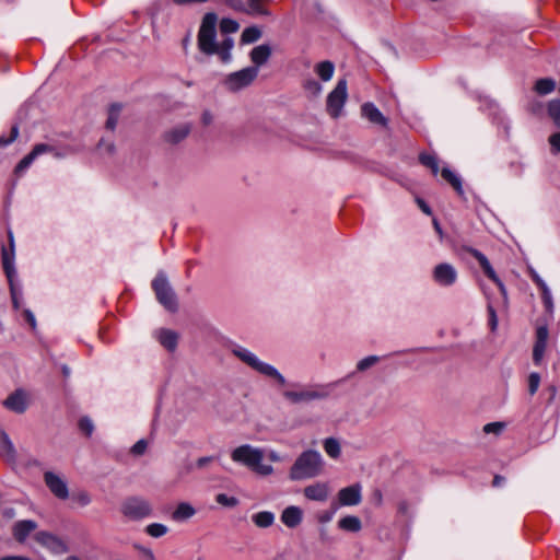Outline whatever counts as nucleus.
Here are the masks:
<instances>
[{"label": "nucleus", "mask_w": 560, "mask_h": 560, "mask_svg": "<svg viewBox=\"0 0 560 560\" xmlns=\"http://www.w3.org/2000/svg\"><path fill=\"white\" fill-rule=\"evenodd\" d=\"M341 381H337L329 384H293L298 389H285L282 396L292 405L308 404L315 400H324L330 396L334 387L340 384Z\"/></svg>", "instance_id": "f257e3e1"}, {"label": "nucleus", "mask_w": 560, "mask_h": 560, "mask_svg": "<svg viewBox=\"0 0 560 560\" xmlns=\"http://www.w3.org/2000/svg\"><path fill=\"white\" fill-rule=\"evenodd\" d=\"M230 351L244 364L256 371L257 373L275 380L279 385L287 384L285 377L271 364L261 361L254 352L237 343H232Z\"/></svg>", "instance_id": "f03ea898"}, {"label": "nucleus", "mask_w": 560, "mask_h": 560, "mask_svg": "<svg viewBox=\"0 0 560 560\" xmlns=\"http://www.w3.org/2000/svg\"><path fill=\"white\" fill-rule=\"evenodd\" d=\"M264 455L262 450L243 444L232 451L231 458L260 476H269L273 472V468L271 465L262 464Z\"/></svg>", "instance_id": "7ed1b4c3"}, {"label": "nucleus", "mask_w": 560, "mask_h": 560, "mask_svg": "<svg viewBox=\"0 0 560 560\" xmlns=\"http://www.w3.org/2000/svg\"><path fill=\"white\" fill-rule=\"evenodd\" d=\"M323 457L319 452L308 450L303 452L290 469L292 480H303L320 475L323 470Z\"/></svg>", "instance_id": "20e7f679"}, {"label": "nucleus", "mask_w": 560, "mask_h": 560, "mask_svg": "<svg viewBox=\"0 0 560 560\" xmlns=\"http://www.w3.org/2000/svg\"><path fill=\"white\" fill-rule=\"evenodd\" d=\"M217 22L218 16L213 12L206 13L199 27L197 44L201 52L207 56L214 55L217 46Z\"/></svg>", "instance_id": "39448f33"}, {"label": "nucleus", "mask_w": 560, "mask_h": 560, "mask_svg": "<svg viewBox=\"0 0 560 560\" xmlns=\"http://www.w3.org/2000/svg\"><path fill=\"white\" fill-rule=\"evenodd\" d=\"M152 289L158 301L170 312H176L178 308L176 294L171 287L168 279L163 271H159L152 281Z\"/></svg>", "instance_id": "423d86ee"}, {"label": "nucleus", "mask_w": 560, "mask_h": 560, "mask_svg": "<svg viewBox=\"0 0 560 560\" xmlns=\"http://www.w3.org/2000/svg\"><path fill=\"white\" fill-rule=\"evenodd\" d=\"M121 513L132 521H140L153 513L151 503L141 497H129L125 499L120 508Z\"/></svg>", "instance_id": "0eeeda50"}, {"label": "nucleus", "mask_w": 560, "mask_h": 560, "mask_svg": "<svg viewBox=\"0 0 560 560\" xmlns=\"http://www.w3.org/2000/svg\"><path fill=\"white\" fill-rule=\"evenodd\" d=\"M257 77V67H246L242 70L230 73L225 78L224 84L228 90L232 92H237L242 89L249 86Z\"/></svg>", "instance_id": "6e6552de"}, {"label": "nucleus", "mask_w": 560, "mask_h": 560, "mask_svg": "<svg viewBox=\"0 0 560 560\" xmlns=\"http://www.w3.org/2000/svg\"><path fill=\"white\" fill-rule=\"evenodd\" d=\"M347 96V81L339 80L335 89L328 94L326 102L327 113L332 118H338L341 115Z\"/></svg>", "instance_id": "1a4fd4ad"}, {"label": "nucleus", "mask_w": 560, "mask_h": 560, "mask_svg": "<svg viewBox=\"0 0 560 560\" xmlns=\"http://www.w3.org/2000/svg\"><path fill=\"white\" fill-rule=\"evenodd\" d=\"M465 250L470 254L476 260L479 262L482 271L485 275L491 279L497 287L499 288L500 292L502 293L503 298L506 299V289L503 282L498 277L497 272L494 271L493 267L491 266L488 258L478 249L472 247H466Z\"/></svg>", "instance_id": "9d476101"}, {"label": "nucleus", "mask_w": 560, "mask_h": 560, "mask_svg": "<svg viewBox=\"0 0 560 560\" xmlns=\"http://www.w3.org/2000/svg\"><path fill=\"white\" fill-rule=\"evenodd\" d=\"M432 278L441 287H451L457 281L458 273L453 265L441 262L433 268Z\"/></svg>", "instance_id": "9b49d317"}, {"label": "nucleus", "mask_w": 560, "mask_h": 560, "mask_svg": "<svg viewBox=\"0 0 560 560\" xmlns=\"http://www.w3.org/2000/svg\"><path fill=\"white\" fill-rule=\"evenodd\" d=\"M35 540L56 555H63L69 550L68 545L61 538L46 530L37 532Z\"/></svg>", "instance_id": "f8f14e48"}, {"label": "nucleus", "mask_w": 560, "mask_h": 560, "mask_svg": "<svg viewBox=\"0 0 560 560\" xmlns=\"http://www.w3.org/2000/svg\"><path fill=\"white\" fill-rule=\"evenodd\" d=\"M9 248L4 245L1 247V260L5 276L16 275L14 259H15V244L14 236L11 230H8Z\"/></svg>", "instance_id": "ddd939ff"}, {"label": "nucleus", "mask_w": 560, "mask_h": 560, "mask_svg": "<svg viewBox=\"0 0 560 560\" xmlns=\"http://www.w3.org/2000/svg\"><path fill=\"white\" fill-rule=\"evenodd\" d=\"M44 480L51 493L58 499L66 500L69 497L67 482L52 471L44 474Z\"/></svg>", "instance_id": "4468645a"}, {"label": "nucleus", "mask_w": 560, "mask_h": 560, "mask_svg": "<svg viewBox=\"0 0 560 560\" xmlns=\"http://www.w3.org/2000/svg\"><path fill=\"white\" fill-rule=\"evenodd\" d=\"M549 337V330L546 325H540L536 328V340L533 348V361L536 365H539L545 355Z\"/></svg>", "instance_id": "2eb2a0df"}, {"label": "nucleus", "mask_w": 560, "mask_h": 560, "mask_svg": "<svg viewBox=\"0 0 560 560\" xmlns=\"http://www.w3.org/2000/svg\"><path fill=\"white\" fill-rule=\"evenodd\" d=\"M54 150V147L46 143L35 144L32 151L18 163V165L14 168V173L19 175L22 174L31 166V164L35 161L36 158L44 153L52 152Z\"/></svg>", "instance_id": "dca6fc26"}, {"label": "nucleus", "mask_w": 560, "mask_h": 560, "mask_svg": "<svg viewBox=\"0 0 560 560\" xmlns=\"http://www.w3.org/2000/svg\"><path fill=\"white\" fill-rule=\"evenodd\" d=\"M339 504L342 506L358 505L362 500L361 486L359 483L342 488L338 492Z\"/></svg>", "instance_id": "f3484780"}, {"label": "nucleus", "mask_w": 560, "mask_h": 560, "mask_svg": "<svg viewBox=\"0 0 560 560\" xmlns=\"http://www.w3.org/2000/svg\"><path fill=\"white\" fill-rule=\"evenodd\" d=\"M280 520L288 528H295L303 521V511L296 505L287 506L282 511Z\"/></svg>", "instance_id": "a211bd4d"}, {"label": "nucleus", "mask_w": 560, "mask_h": 560, "mask_svg": "<svg viewBox=\"0 0 560 560\" xmlns=\"http://www.w3.org/2000/svg\"><path fill=\"white\" fill-rule=\"evenodd\" d=\"M361 114L370 122L386 127L388 124L387 118L381 113V110L371 102L364 103L361 106Z\"/></svg>", "instance_id": "6ab92c4d"}, {"label": "nucleus", "mask_w": 560, "mask_h": 560, "mask_svg": "<svg viewBox=\"0 0 560 560\" xmlns=\"http://www.w3.org/2000/svg\"><path fill=\"white\" fill-rule=\"evenodd\" d=\"M5 408L16 413H23L27 408L26 395L23 390H15L3 401Z\"/></svg>", "instance_id": "aec40b11"}, {"label": "nucleus", "mask_w": 560, "mask_h": 560, "mask_svg": "<svg viewBox=\"0 0 560 560\" xmlns=\"http://www.w3.org/2000/svg\"><path fill=\"white\" fill-rule=\"evenodd\" d=\"M191 126L189 124H182L167 130L163 138L170 144H177L182 142L190 133Z\"/></svg>", "instance_id": "412c9836"}, {"label": "nucleus", "mask_w": 560, "mask_h": 560, "mask_svg": "<svg viewBox=\"0 0 560 560\" xmlns=\"http://www.w3.org/2000/svg\"><path fill=\"white\" fill-rule=\"evenodd\" d=\"M37 528V523L32 520L19 521L13 526V536L16 541L24 542L28 535Z\"/></svg>", "instance_id": "4be33fe9"}, {"label": "nucleus", "mask_w": 560, "mask_h": 560, "mask_svg": "<svg viewBox=\"0 0 560 560\" xmlns=\"http://www.w3.org/2000/svg\"><path fill=\"white\" fill-rule=\"evenodd\" d=\"M271 47L268 44H261L252 49L249 52L250 61L254 63L253 67H257L259 70V67L267 63L271 56Z\"/></svg>", "instance_id": "5701e85b"}, {"label": "nucleus", "mask_w": 560, "mask_h": 560, "mask_svg": "<svg viewBox=\"0 0 560 560\" xmlns=\"http://www.w3.org/2000/svg\"><path fill=\"white\" fill-rule=\"evenodd\" d=\"M328 486L324 482H317L304 488V495L312 501L324 502L328 498Z\"/></svg>", "instance_id": "b1692460"}, {"label": "nucleus", "mask_w": 560, "mask_h": 560, "mask_svg": "<svg viewBox=\"0 0 560 560\" xmlns=\"http://www.w3.org/2000/svg\"><path fill=\"white\" fill-rule=\"evenodd\" d=\"M156 339L168 351H174L177 347L178 335L171 329H160L156 331Z\"/></svg>", "instance_id": "393cba45"}, {"label": "nucleus", "mask_w": 560, "mask_h": 560, "mask_svg": "<svg viewBox=\"0 0 560 560\" xmlns=\"http://www.w3.org/2000/svg\"><path fill=\"white\" fill-rule=\"evenodd\" d=\"M196 514V509L188 502H180L172 513L175 522H185Z\"/></svg>", "instance_id": "a878e982"}, {"label": "nucleus", "mask_w": 560, "mask_h": 560, "mask_svg": "<svg viewBox=\"0 0 560 560\" xmlns=\"http://www.w3.org/2000/svg\"><path fill=\"white\" fill-rule=\"evenodd\" d=\"M272 0H247L246 1L247 15H262V16L270 15V11L267 9V5Z\"/></svg>", "instance_id": "bb28decb"}, {"label": "nucleus", "mask_w": 560, "mask_h": 560, "mask_svg": "<svg viewBox=\"0 0 560 560\" xmlns=\"http://www.w3.org/2000/svg\"><path fill=\"white\" fill-rule=\"evenodd\" d=\"M442 177L452 185L456 192L460 196L464 195L462 178L448 167H444L441 171Z\"/></svg>", "instance_id": "cd10ccee"}, {"label": "nucleus", "mask_w": 560, "mask_h": 560, "mask_svg": "<svg viewBox=\"0 0 560 560\" xmlns=\"http://www.w3.org/2000/svg\"><path fill=\"white\" fill-rule=\"evenodd\" d=\"M315 73L320 78L322 81H329L335 72V66L331 61H320L315 66Z\"/></svg>", "instance_id": "c85d7f7f"}, {"label": "nucleus", "mask_w": 560, "mask_h": 560, "mask_svg": "<svg viewBox=\"0 0 560 560\" xmlns=\"http://www.w3.org/2000/svg\"><path fill=\"white\" fill-rule=\"evenodd\" d=\"M253 523L260 528L270 527L275 523V514L270 511H261L252 516Z\"/></svg>", "instance_id": "c756f323"}, {"label": "nucleus", "mask_w": 560, "mask_h": 560, "mask_svg": "<svg viewBox=\"0 0 560 560\" xmlns=\"http://www.w3.org/2000/svg\"><path fill=\"white\" fill-rule=\"evenodd\" d=\"M338 526L343 530L357 533L361 529V521L357 516L348 515L338 522Z\"/></svg>", "instance_id": "7c9ffc66"}, {"label": "nucleus", "mask_w": 560, "mask_h": 560, "mask_svg": "<svg viewBox=\"0 0 560 560\" xmlns=\"http://www.w3.org/2000/svg\"><path fill=\"white\" fill-rule=\"evenodd\" d=\"M121 109H122L121 104L115 103L109 106L108 116H107V120H106V129H108L110 131L115 130V128L118 124V119H119Z\"/></svg>", "instance_id": "2f4dec72"}, {"label": "nucleus", "mask_w": 560, "mask_h": 560, "mask_svg": "<svg viewBox=\"0 0 560 560\" xmlns=\"http://www.w3.org/2000/svg\"><path fill=\"white\" fill-rule=\"evenodd\" d=\"M556 88L555 80L550 78H542L536 81L534 90L539 95H547L551 93Z\"/></svg>", "instance_id": "473e14b6"}, {"label": "nucleus", "mask_w": 560, "mask_h": 560, "mask_svg": "<svg viewBox=\"0 0 560 560\" xmlns=\"http://www.w3.org/2000/svg\"><path fill=\"white\" fill-rule=\"evenodd\" d=\"M262 33L257 26L246 27L241 35L242 44H252L257 42L261 37Z\"/></svg>", "instance_id": "72a5a7b5"}, {"label": "nucleus", "mask_w": 560, "mask_h": 560, "mask_svg": "<svg viewBox=\"0 0 560 560\" xmlns=\"http://www.w3.org/2000/svg\"><path fill=\"white\" fill-rule=\"evenodd\" d=\"M324 450L331 458H338L341 453L340 444L335 438H327L323 443Z\"/></svg>", "instance_id": "f704fd0d"}, {"label": "nucleus", "mask_w": 560, "mask_h": 560, "mask_svg": "<svg viewBox=\"0 0 560 560\" xmlns=\"http://www.w3.org/2000/svg\"><path fill=\"white\" fill-rule=\"evenodd\" d=\"M14 277L15 275L7 276L10 285V294L13 307L14 310H19L21 305L22 292L16 288L14 283Z\"/></svg>", "instance_id": "c9c22d12"}, {"label": "nucleus", "mask_w": 560, "mask_h": 560, "mask_svg": "<svg viewBox=\"0 0 560 560\" xmlns=\"http://www.w3.org/2000/svg\"><path fill=\"white\" fill-rule=\"evenodd\" d=\"M144 530L149 536L153 538H160L168 532V528L166 525L161 523H151L145 527Z\"/></svg>", "instance_id": "e433bc0d"}, {"label": "nucleus", "mask_w": 560, "mask_h": 560, "mask_svg": "<svg viewBox=\"0 0 560 560\" xmlns=\"http://www.w3.org/2000/svg\"><path fill=\"white\" fill-rule=\"evenodd\" d=\"M419 160L421 164H423L424 166L429 167L432 171L433 175H438L439 162L435 156L422 153L420 154Z\"/></svg>", "instance_id": "4c0bfd02"}, {"label": "nucleus", "mask_w": 560, "mask_h": 560, "mask_svg": "<svg viewBox=\"0 0 560 560\" xmlns=\"http://www.w3.org/2000/svg\"><path fill=\"white\" fill-rule=\"evenodd\" d=\"M304 90L311 95V96H318L323 88L319 82H317L315 79H306L303 82Z\"/></svg>", "instance_id": "58836bf2"}, {"label": "nucleus", "mask_w": 560, "mask_h": 560, "mask_svg": "<svg viewBox=\"0 0 560 560\" xmlns=\"http://www.w3.org/2000/svg\"><path fill=\"white\" fill-rule=\"evenodd\" d=\"M548 114L556 126L560 128V100H553L548 104Z\"/></svg>", "instance_id": "ea45409f"}, {"label": "nucleus", "mask_w": 560, "mask_h": 560, "mask_svg": "<svg viewBox=\"0 0 560 560\" xmlns=\"http://www.w3.org/2000/svg\"><path fill=\"white\" fill-rule=\"evenodd\" d=\"M238 27H240V24L233 19L224 18L220 22V31L223 34L235 33V32H237Z\"/></svg>", "instance_id": "a19ab883"}, {"label": "nucleus", "mask_w": 560, "mask_h": 560, "mask_svg": "<svg viewBox=\"0 0 560 560\" xmlns=\"http://www.w3.org/2000/svg\"><path fill=\"white\" fill-rule=\"evenodd\" d=\"M235 12L247 14L245 0H218Z\"/></svg>", "instance_id": "79ce46f5"}, {"label": "nucleus", "mask_w": 560, "mask_h": 560, "mask_svg": "<svg viewBox=\"0 0 560 560\" xmlns=\"http://www.w3.org/2000/svg\"><path fill=\"white\" fill-rule=\"evenodd\" d=\"M377 362H380V357L377 355L365 357L357 363V371L364 372L375 365Z\"/></svg>", "instance_id": "37998d69"}, {"label": "nucleus", "mask_w": 560, "mask_h": 560, "mask_svg": "<svg viewBox=\"0 0 560 560\" xmlns=\"http://www.w3.org/2000/svg\"><path fill=\"white\" fill-rule=\"evenodd\" d=\"M540 291H541V300H542L546 312L549 314H552L555 305H553V299H552L551 291H550L549 287H547Z\"/></svg>", "instance_id": "c03bdc74"}, {"label": "nucleus", "mask_w": 560, "mask_h": 560, "mask_svg": "<svg viewBox=\"0 0 560 560\" xmlns=\"http://www.w3.org/2000/svg\"><path fill=\"white\" fill-rule=\"evenodd\" d=\"M540 375L537 372H532L528 376V393L530 396L535 395L539 388Z\"/></svg>", "instance_id": "a18cd8bd"}, {"label": "nucleus", "mask_w": 560, "mask_h": 560, "mask_svg": "<svg viewBox=\"0 0 560 560\" xmlns=\"http://www.w3.org/2000/svg\"><path fill=\"white\" fill-rule=\"evenodd\" d=\"M215 502L223 506H229V508H233L238 504V500L235 497H230L225 493L217 494Z\"/></svg>", "instance_id": "49530a36"}, {"label": "nucleus", "mask_w": 560, "mask_h": 560, "mask_svg": "<svg viewBox=\"0 0 560 560\" xmlns=\"http://www.w3.org/2000/svg\"><path fill=\"white\" fill-rule=\"evenodd\" d=\"M0 450L7 454H12L14 451L10 438L4 431H0Z\"/></svg>", "instance_id": "de8ad7c7"}, {"label": "nucleus", "mask_w": 560, "mask_h": 560, "mask_svg": "<svg viewBox=\"0 0 560 560\" xmlns=\"http://www.w3.org/2000/svg\"><path fill=\"white\" fill-rule=\"evenodd\" d=\"M504 428L505 423L503 422H490L483 427V432L487 434L493 433L498 435L503 431Z\"/></svg>", "instance_id": "09e8293b"}, {"label": "nucleus", "mask_w": 560, "mask_h": 560, "mask_svg": "<svg viewBox=\"0 0 560 560\" xmlns=\"http://www.w3.org/2000/svg\"><path fill=\"white\" fill-rule=\"evenodd\" d=\"M79 428L83 433L90 436L93 433L94 424L90 418L83 417L79 420Z\"/></svg>", "instance_id": "8fccbe9b"}, {"label": "nucleus", "mask_w": 560, "mask_h": 560, "mask_svg": "<svg viewBox=\"0 0 560 560\" xmlns=\"http://www.w3.org/2000/svg\"><path fill=\"white\" fill-rule=\"evenodd\" d=\"M487 311H488V315H489L490 328L492 331H494L498 326V316H497V312L491 302L488 303Z\"/></svg>", "instance_id": "3c124183"}, {"label": "nucleus", "mask_w": 560, "mask_h": 560, "mask_svg": "<svg viewBox=\"0 0 560 560\" xmlns=\"http://www.w3.org/2000/svg\"><path fill=\"white\" fill-rule=\"evenodd\" d=\"M18 136H19V127L16 125H14L11 128V135L9 138H5L4 136L0 137V148L11 144L18 138Z\"/></svg>", "instance_id": "603ef678"}, {"label": "nucleus", "mask_w": 560, "mask_h": 560, "mask_svg": "<svg viewBox=\"0 0 560 560\" xmlns=\"http://www.w3.org/2000/svg\"><path fill=\"white\" fill-rule=\"evenodd\" d=\"M215 49H217V50H215V52H214V54H217V55L219 56V58L221 59V61H222L223 63H229V62L231 61V59H232V54H231V50H230V49L222 48V47H220V46H218V45L215 46Z\"/></svg>", "instance_id": "864d4df0"}, {"label": "nucleus", "mask_w": 560, "mask_h": 560, "mask_svg": "<svg viewBox=\"0 0 560 560\" xmlns=\"http://www.w3.org/2000/svg\"><path fill=\"white\" fill-rule=\"evenodd\" d=\"M147 447H148L147 441L141 439L137 443L133 444V446L131 447V453L136 456H140V455L144 454V452L147 451Z\"/></svg>", "instance_id": "5fc2aeb1"}, {"label": "nucleus", "mask_w": 560, "mask_h": 560, "mask_svg": "<svg viewBox=\"0 0 560 560\" xmlns=\"http://www.w3.org/2000/svg\"><path fill=\"white\" fill-rule=\"evenodd\" d=\"M24 319L28 323L31 328L34 330L36 328V318L33 312L28 308H24L22 312Z\"/></svg>", "instance_id": "6e6d98bb"}, {"label": "nucleus", "mask_w": 560, "mask_h": 560, "mask_svg": "<svg viewBox=\"0 0 560 560\" xmlns=\"http://www.w3.org/2000/svg\"><path fill=\"white\" fill-rule=\"evenodd\" d=\"M529 275H530V278L532 280L536 283V285L542 290L545 288H547V283L544 281V279L535 271V270H530L529 271Z\"/></svg>", "instance_id": "4d7b16f0"}, {"label": "nucleus", "mask_w": 560, "mask_h": 560, "mask_svg": "<svg viewBox=\"0 0 560 560\" xmlns=\"http://www.w3.org/2000/svg\"><path fill=\"white\" fill-rule=\"evenodd\" d=\"M336 510H337V506H335V508H334L332 510H330V511H325V512L320 513V514L318 515V521H319L320 523H328V522H330V521L332 520V517H334L335 513H336Z\"/></svg>", "instance_id": "13d9d810"}, {"label": "nucleus", "mask_w": 560, "mask_h": 560, "mask_svg": "<svg viewBox=\"0 0 560 560\" xmlns=\"http://www.w3.org/2000/svg\"><path fill=\"white\" fill-rule=\"evenodd\" d=\"M549 143L555 152H560V132L553 133L549 138Z\"/></svg>", "instance_id": "bf43d9fd"}, {"label": "nucleus", "mask_w": 560, "mask_h": 560, "mask_svg": "<svg viewBox=\"0 0 560 560\" xmlns=\"http://www.w3.org/2000/svg\"><path fill=\"white\" fill-rule=\"evenodd\" d=\"M75 500L81 506L89 505L91 503V497L88 492H80L77 494Z\"/></svg>", "instance_id": "052dcab7"}, {"label": "nucleus", "mask_w": 560, "mask_h": 560, "mask_svg": "<svg viewBox=\"0 0 560 560\" xmlns=\"http://www.w3.org/2000/svg\"><path fill=\"white\" fill-rule=\"evenodd\" d=\"M98 148L101 150H104L105 152L112 154L115 151V145L113 142H106L104 139H102L98 143Z\"/></svg>", "instance_id": "680f3d73"}, {"label": "nucleus", "mask_w": 560, "mask_h": 560, "mask_svg": "<svg viewBox=\"0 0 560 560\" xmlns=\"http://www.w3.org/2000/svg\"><path fill=\"white\" fill-rule=\"evenodd\" d=\"M214 459L213 456H205V457H200L198 458V460L196 462V466L198 468H203L206 467L209 463H211L212 460Z\"/></svg>", "instance_id": "e2e57ef3"}, {"label": "nucleus", "mask_w": 560, "mask_h": 560, "mask_svg": "<svg viewBox=\"0 0 560 560\" xmlns=\"http://www.w3.org/2000/svg\"><path fill=\"white\" fill-rule=\"evenodd\" d=\"M218 46L232 50L234 47V40L231 37L224 38Z\"/></svg>", "instance_id": "0e129e2a"}, {"label": "nucleus", "mask_w": 560, "mask_h": 560, "mask_svg": "<svg viewBox=\"0 0 560 560\" xmlns=\"http://www.w3.org/2000/svg\"><path fill=\"white\" fill-rule=\"evenodd\" d=\"M201 121L205 126L210 125L213 121V116L210 112L206 110L202 113Z\"/></svg>", "instance_id": "69168bd1"}, {"label": "nucleus", "mask_w": 560, "mask_h": 560, "mask_svg": "<svg viewBox=\"0 0 560 560\" xmlns=\"http://www.w3.org/2000/svg\"><path fill=\"white\" fill-rule=\"evenodd\" d=\"M0 560H32L24 556H5L1 557Z\"/></svg>", "instance_id": "338daca9"}, {"label": "nucleus", "mask_w": 560, "mask_h": 560, "mask_svg": "<svg viewBox=\"0 0 560 560\" xmlns=\"http://www.w3.org/2000/svg\"><path fill=\"white\" fill-rule=\"evenodd\" d=\"M143 560H156L152 550H143Z\"/></svg>", "instance_id": "774afa93"}]
</instances>
